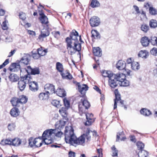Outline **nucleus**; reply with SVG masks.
Here are the masks:
<instances>
[{
  "instance_id": "f257e3e1",
  "label": "nucleus",
  "mask_w": 157,
  "mask_h": 157,
  "mask_svg": "<svg viewBox=\"0 0 157 157\" xmlns=\"http://www.w3.org/2000/svg\"><path fill=\"white\" fill-rule=\"evenodd\" d=\"M65 139L66 143L75 147L78 145H84L86 134L85 132L77 138L74 132V129L71 126H66L65 130Z\"/></svg>"
},
{
  "instance_id": "f03ea898",
  "label": "nucleus",
  "mask_w": 157,
  "mask_h": 157,
  "mask_svg": "<svg viewBox=\"0 0 157 157\" xmlns=\"http://www.w3.org/2000/svg\"><path fill=\"white\" fill-rule=\"evenodd\" d=\"M65 41L67 44V49L69 54L73 55L76 52H79L81 50V44L80 43L72 42L69 40H65Z\"/></svg>"
},
{
  "instance_id": "7ed1b4c3",
  "label": "nucleus",
  "mask_w": 157,
  "mask_h": 157,
  "mask_svg": "<svg viewBox=\"0 0 157 157\" xmlns=\"http://www.w3.org/2000/svg\"><path fill=\"white\" fill-rule=\"evenodd\" d=\"M53 136V129L46 130L42 134V138L45 144H48L52 143Z\"/></svg>"
},
{
  "instance_id": "20e7f679",
  "label": "nucleus",
  "mask_w": 157,
  "mask_h": 157,
  "mask_svg": "<svg viewBox=\"0 0 157 157\" xmlns=\"http://www.w3.org/2000/svg\"><path fill=\"white\" fill-rule=\"evenodd\" d=\"M81 36H79L78 33L74 29L70 33L69 36L67 37L65 40H70L71 41L77 43H79L78 39L81 43L83 42L82 40Z\"/></svg>"
},
{
  "instance_id": "39448f33",
  "label": "nucleus",
  "mask_w": 157,
  "mask_h": 157,
  "mask_svg": "<svg viewBox=\"0 0 157 157\" xmlns=\"http://www.w3.org/2000/svg\"><path fill=\"white\" fill-rule=\"evenodd\" d=\"M116 75V78L119 82V84L121 86H127L129 85V82L126 79L125 74L121 73Z\"/></svg>"
},
{
  "instance_id": "423d86ee",
  "label": "nucleus",
  "mask_w": 157,
  "mask_h": 157,
  "mask_svg": "<svg viewBox=\"0 0 157 157\" xmlns=\"http://www.w3.org/2000/svg\"><path fill=\"white\" fill-rule=\"evenodd\" d=\"M126 66L125 62L122 60H119L116 64V67L118 69L120 70L124 69L125 71L126 72V75H130L131 71L127 68H125Z\"/></svg>"
},
{
  "instance_id": "0eeeda50",
  "label": "nucleus",
  "mask_w": 157,
  "mask_h": 157,
  "mask_svg": "<svg viewBox=\"0 0 157 157\" xmlns=\"http://www.w3.org/2000/svg\"><path fill=\"white\" fill-rule=\"evenodd\" d=\"M90 23L91 26L92 27L97 26L100 23L99 18L98 17L94 16L90 19Z\"/></svg>"
},
{
  "instance_id": "6e6552de",
  "label": "nucleus",
  "mask_w": 157,
  "mask_h": 157,
  "mask_svg": "<svg viewBox=\"0 0 157 157\" xmlns=\"http://www.w3.org/2000/svg\"><path fill=\"white\" fill-rule=\"evenodd\" d=\"M25 70L28 74H29L35 75L40 73L39 70L38 68H32L30 66L27 67V68L25 69Z\"/></svg>"
},
{
  "instance_id": "1a4fd4ad",
  "label": "nucleus",
  "mask_w": 157,
  "mask_h": 157,
  "mask_svg": "<svg viewBox=\"0 0 157 157\" xmlns=\"http://www.w3.org/2000/svg\"><path fill=\"white\" fill-rule=\"evenodd\" d=\"M87 121L85 123V124L86 126H89L94 121L93 117V115L91 113H87L85 114Z\"/></svg>"
},
{
  "instance_id": "9d476101",
  "label": "nucleus",
  "mask_w": 157,
  "mask_h": 157,
  "mask_svg": "<svg viewBox=\"0 0 157 157\" xmlns=\"http://www.w3.org/2000/svg\"><path fill=\"white\" fill-rule=\"evenodd\" d=\"M74 83H76V85L78 86L79 92L83 96L85 94L86 92L88 90V87L86 85L82 84L80 85V83L76 82H74Z\"/></svg>"
},
{
  "instance_id": "9b49d317",
  "label": "nucleus",
  "mask_w": 157,
  "mask_h": 157,
  "mask_svg": "<svg viewBox=\"0 0 157 157\" xmlns=\"http://www.w3.org/2000/svg\"><path fill=\"white\" fill-rule=\"evenodd\" d=\"M44 89L48 94H52L55 93V86L52 84H46L44 86Z\"/></svg>"
},
{
  "instance_id": "f8f14e48",
  "label": "nucleus",
  "mask_w": 157,
  "mask_h": 157,
  "mask_svg": "<svg viewBox=\"0 0 157 157\" xmlns=\"http://www.w3.org/2000/svg\"><path fill=\"white\" fill-rule=\"evenodd\" d=\"M116 75L114 74L109 79V84L112 88H114L117 85V80L116 78Z\"/></svg>"
},
{
  "instance_id": "ddd939ff",
  "label": "nucleus",
  "mask_w": 157,
  "mask_h": 157,
  "mask_svg": "<svg viewBox=\"0 0 157 157\" xmlns=\"http://www.w3.org/2000/svg\"><path fill=\"white\" fill-rule=\"evenodd\" d=\"M49 32L48 29H44L41 31V33L39 36L38 39L41 41H43L44 38L49 36Z\"/></svg>"
},
{
  "instance_id": "4468645a",
  "label": "nucleus",
  "mask_w": 157,
  "mask_h": 157,
  "mask_svg": "<svg viewBox=\"0 0 157 157\" xmlns=\"http://www.w3.org/2000/svg\"><path fill=\"white\" fill-rule=\"evenodd\" d=\"M10 70L12 72H17L20 71L21 73V75L22 70L21 69L20 66L18 63L12 64L10 67Z\"/></svg>"
},
{
  "instance_id": "2eb2a0df",
  "label": "nucleus",
  "mask_w": 157,
  "mask_h": 157,
  "mask_svg": "<svg viewBox=\"0 0 157 157\" xmlns=\"http://www.w3.org/2000/svg\"><path fill=\"white\" fill-rule=\"evenodd\" d=\"M30 59L31 56L30 55L28 54H25L20 60V63L25 65H27L29 63Z\"/></svg>"
},
{
  "instance_id": "dca6fc26",
  "label": "nucleus",
  "mask_w": 157,
  "mask_h": 157,
  "mask_svg": "<svg viewBox=\"0 0 157 157\" xmlns=\"http://www.w3.org/2000/svg\"><path fill=\"white\" fill-rule=\"evenodd\" d=\"M84 132L86 134V138L88 140H90L91 138V135L92 134L93 136H96L97 133L95 131H92L89 128L85 129Z\"/></svg>"
},
{
  "instance_id": "f3484780",
  "label": "nucleus",
  "mask_w": 157,
  "mask_h": 157,
  "mask_svg": "<svg viewBox=\"0 0 157 157\" xmlns=\"http://www.w3.org/2000/svg\"><path fill=\"white\" fill-rule=\"evenodd\" d=\"M21 75V79L25 82L26 84H29V83L32 81V78L30 74H28L24 76Z\"/></svg>"
},
{
  "instance_id": "a211bd4d",
  "label": "nucleus",
  "mask_w": 157,
  "mask_h": 157,
  "mask_svg": "<svg viewBox=\"0 0 157 157\" xmlns=\"http://www.w3.org/2000/svg\"><path fill=\"white\" fill-rule=\"evenodd\" d=\"M30 90L33 91H36L38 90L37 83L35 81H32L29 84Z\"/></svg>"
},
{
  "instance_id": "6ab92c4d",
  "label": "nucleus",
  "mask_w": 157,
  "mask_h": 157,
  "mask_svg": "<svg viewBox=\"0 0 157 157\" xmlns=\"http://www.w3.org/2000/svg\"><path fill=\"white\" fill-rule=\"evenodd\" d=\"M114 93L115 95L116 98L114 99V109H115L117 107V103L118 101L121 100L120 94L119 93L117 89L115 90Z\"/></svg>"
},
{
  "instance_id": "aec40b11",
  "label": "nucleus",
  "mask_w": 157,
  "mask_h": 157,
  "mask_svg": "<svg viewBox=\"0 0 157 157\" xmlns=\"http://www.w3.org/2000/svg\"><path fill=\"white\" fill-rule=\"evenodd\" d=\"M66 124V121L63 120H60L57 121L55 124L56 128L61 130L63 128Z\"/></svg>"
},
{
  "instance_id": "412c9836",
  "label": "nucleus",
  "mask_w": 157,
  "mask_h": 157,
  "mask_svg": "<svg viewBox=\"0 0 157 157\" xmlns=\"http://www.w3.org/2000/svg\"><path fill=\"white\" fill-rule=\"evenodd\" d=\"M20 112L19 109L16 107H13L10 111V114L14 117H16L20 114Z\"/></svg>"
},
{
  "instance_id": "4be33fe9",
  "label": "nucleus",
  "mask_w": 157,
  "mask_h": 157,
  "mask_svg": "<svg viewBox=\"0 0 157 157\" xmlns=\"http://www.w3.org/2000/svg\"><path fill=\"white\" fill-rule=\"evenodd\" d=\"M93 51L94 54L95 56L101 57L102 55V51L98 47L93 48Z\"/></svg>"
},
{
  "instance_id": "5701e85b",
  "label": "nucleus",
  "mask_w": 157,
  "mask_h": 157,
  "mask_svg": "<svg viewBox=\"0 0 157 157\" xmlns=\"http://www.w3.org/2000/svg\"><path fill=\"white\" fill-rule=\"evenodd\" d=\"M57 95L60 97H64L66 96V93L64 89L61 88H59L55 91Z\"/></svg>"
},
{
  "instance_id": "b1692460",
  "label": "nucleus",
  "mask_w": 157,
  "mask_h": 157,
  "mask_svg": "<svg viewBox=\"0 0 157 157\" xmlns=\"http://www.w3.org/2000/svg\"><path fill=\"white\" fill-rule=\"evenodd\" d=\"M61 75L64 79H71L72 78V75L67 71H63L61 73Z\"/></svg>"
},
{
  "instance_id": "393cba45",
  "label": "nucleus",
  "mask_w": 157,
  "mask_h": 157,
  "mask_svg": "<svg viewBox=\"0 0 157 157\" xmlns=\"http://www.w3.org/2000/svg\"><path fill=\"white\" fill-rule=\"evenodd\" d=\"M149 55L148 52L146 50H141L139 52L138 56L139 57L147 58Z\"/></svg>"
},
{
  "instance_id": "a878e982",
  "label": "nucleus",
  "mask_w": 157,
  "mask_h": 157,
  "mask_svg": "<svg viewBox=\"0 0 157 157\" xmlns=\"http://www.w3.org/2000/svg\"><path fill=\"white\" fill-rule=\"evenodd\" d=\"M140 42L143 46L146 47L148 45L150 40L147 37L144 36L141 39Z\"/></svg>"
},
{
  "instance_id": "bb28decb",
  "label": "nucleus",
  "mask_w": 157,
  "mask_h": 157,
  "mask_svg": "<svg viewBox=\"0 0 157 157\" xmlns=\"http://www.w3.org/2000/svg\"><path fill=\"white\" fill-rule=\"evenodd\" d=\"M48 94L47 93H41L39 94L38 98L40 100L44 101L48 99Z\"/></svg>"
},
{
  "instance_id": "cd10ccee",
  "label": "nucleus",
  "mask_w": 157,
  "mask_h": 157,
  "mask_svg": "<svg viewBox=\"0 0 157 157\" xmlns=\"http://www.w3.org/2000/svg\"><path fill=\"white\" fill-rule=\"evenodd\" d=\"M21 140L18 138H15L12 140V145L14 146H18L21 144Z\"/></svg>"
},
{
  "instance_id": "c85d7f7f",
  "label": "nucleus",
  "mask_w": 157,
  "mask_h": 157,
  "mask_svg": "<svg viewBox=\"0 0 157 157\" xmlns=\"http://www.w3.org/2000/svg\"><path fill=\"white\" fill-rule=\"evenodd\" d=\"M101 73L103 76L107 77L109 79L114 74L110 71H107L105 70L102 71Z\"/></svg>"
},
{
  "instance_id": "c756f323",
  "label": "nucleus",
  "mask_w": 157,
  "mask_h": 157,
  "mask_svg": "<svg viewBox=\"0 0 157 157\" xmlns=\"http://www.w3.org/2000/svg\"><path fill=\"white\" fill-rule=\"evenodd\" d=\"M19 104H23L26 103L28 101V98L24 95H22L18 98Z\"/></svg>"
},
{
  "instance_id": "7c9ffc66",
  "label": "nucleus",
  "mask_w": 157,
  "mask_h": 157,
  "mask_svg": "<svg viewBox=\"0 0 157 157\" xmlns=\"http://www.w3.org/2000/svg\"><path fill=\"white\" fill-rule=\"evenodd\" d=\"M18 87L20 90L23 91L26 87V84L25 82L22 81L21 80L18 81Z\"/></svg>"
},
{
  "instance_id": "2f4dec72",
  "label": "nucleus",
  "mask_w": 157,
  "mask_h": 157,
  "mask_svg": "<svg viewBox=\"0 0 157 157\" xmlns=\"http://www.w3.org/2000/svg\"><path fill=\"white\" fill-rule=\"evenodd\" d=\"M10 80L13 82L17 81L19 79V77L16 74L13 73L10 75L9 76Z\"/></svg>"
},
{
  "instance_id": "473e14b6",
  "label": "nucleus",
  "mask_w": 157,
  "mask_h": 157,
  "mask_svg": "<svg viewBox=\"0 0 157 157\" xmlns=\"http://www.w3.org/2000/svg\"><path fill=\"white\" fill-rule=\"evenodd\" d=\"M130 66H131L132 70L135 71L138 70L140 68V65L139 63L136 62H132Z\"/></svg>"
},
{
  "instance_id": "72a5a7b5",
  "label": "nucleus",
  "mask_w": 157,
  "mask_h": 157,
  "mask_svg": "<svg viewBox=\"0 0 157 157\" xmlns=\"http://www.w3.org/2000/svg\"><path fill=\"white\" fill-rule=\"evenodd\" d=\"M41 17L40 18L41 22L42 24H46L48 22V18L43 13H41L40 14Z\"/></svg>"
},
{
  "instance_id": "f704fd0d",
  "label": "nucleus",
  "mask_w": 157,
  "mask_h": 157,
  "mask_svg": "<svg viewBox=\"0 0 157 157\" xmlns=\"http://www.w3.org/2000/svg\"><path fill=\"white\" fill-rule=\"evenodd\" d=\"M67 110V108L63 107L59 110V112L63 117H66L68 114Z\"/></svg>"
},
{
  "instance_id": "c9c22d12",
  "label": "nucleus",
  "mask_w": 157,
  "mask_h": 157,
  "mask_svg": "<svg viewBox=\"0 0 157 157\" xmlns=\"http://www.w3.org/2000/svg\"><path fill=\"white\" fill-rule=\"evenodd\" d=\"M140 113L143 115L148 116L151 114L150 110L145 108H143L140 110Z\"/></svg>"
},
{
  "instance_id": "e433bc0d",
  "label": "nucleus",
  "mask_w": 157,
  "mask_h": 157,
  "mask_svg": "<svg viewBox=\"0 0 157 157\" xmlns=\"http://www.w3.org/2000/svg\"><path fill=\"white\" fill-rule=\"evenodd\" d=\"M43 139L40 138H36L35 139V146L36 147H40L42 144Z\"/></svg>"
},
{
  "instance_id": "4c0bfd02",
  "label": "nucleus",
  "mask_w": 157,
  "mask_h": 157,
  "mask_svg": "<svg viewBox=\"0 0 157 157\" xmlns=\"http://www.w3.org/2000/svg\"><path fill=\"white\" fill-rule=\"evenodd\" d=\"M53 135L58 137H61L63 135V133L61 130H58L56 128L53 129Z\"/></svg>"
},
{
  "instance_id": "58836bf2",
  "label": "nucleus",
  "mask_w": 157,
  "mask_h": 157,
  "mask_svg": "<svg viewBox=\"0 0 157 157\" xmlns=\"http://www.w3.org/2000/svg\"><path fill=\"white\" fill-rule=\"evenodd\" d=\"M36 51L40 56L45 55L47 52V49H43L42 48H38Z\"/></svg>"
},
{
  "instance_id": "ea45409f",
  "label": "nucleus",
  "mask_w": 157,
  "mask_h": 157,
  "mask_svg": "<svg viewBox=\"0 0 157 157\" xmlns=\"http://www.w3.org/2000/svg\"><path fill=\"white\" fill-rule=\"evenodd\" d=\"M120 138H121V141H124L126 139V137L124 136V133L123 132L117 134L116 141H118Z\"/></svg>"
},
{
  "instance_id": "a19ab883",
  "label": "nucleus",
  "mask_w": 157,
  "mask_h": 157,
  "mask_svg": "<svg viewBox=\"0 0 157 157\" xmlns=\"http://www.w3.org/2000/svg\"><path fill=\"white\" fill-rule=\"evenodd\" d=\"M56 68L58 71L61 73L63 71V67L62 64L60 62H58L56 64Z\"/></svg>"
},
{
  "instance_id": "79ce46f5",
  "label": "nucleus",
  "mask_w": 157,
  "mask_h": 157,
  "mask_svg": "<svg viewBox=\"0 0 157 157\" xmlns=\"http://www.w3.org/2000/svg\"><path fill=\"white\" fill-rule=\"evenodd\" d=\"M92 37H94L95 39H99L100 38V35L96 30H92L91 31Z\"/></svg>"
},
{
  "instance_id": "37998d69",
  "label": "nucleus",
  "mask_w": 157,
  "mask_h": 157,
  "mask_svg": "<svg viewBox=\"0 0 157 157\" xmlns=\"http://www.w3.org/2000/svg\"><path fill=\"white\" fill-rule=\"evenodd\" d=\"M90 5L93 8H95L99 7L100 4L97 0H92Z\"/></svg>"
},
{
  "instance_id": "c03bdc74",
  "label": "nucleus",
  "mask_w": 157,
  "mask_h": 157,
  "mask_svg": "<svg viewBox=\"0 0 157 157\" xmlns=\"http://www.w3.org/2000/svg\"><path fill=\"white\" fill-rule=\"evenodd\" d=\"M11 102L13 106L17 107L19 106L18 98H13L11 100Z\"/></svg>"
},
{
  "instance_id": "a18cd8bd",
  "label": "nucleus",
  "mask_w": 157,
  "mask_h": 157,
  "mask_svg": "<svg viewBox=\"0 0 157 157\" xmlns=\"http://www.w3.org/2000/svg\"><path fill=\"white\" fill-rule=\"evenodd\" d=\"M141 30L145 33H147L149 30V27L147 24H143L141 25Z\"/></svg>"
},
{
  "instance_id": "49530a36",
  "label": "nucleus",
  "mask_w": 157,
  "mask_h": 157,
  "mask_svg": "<svg viewBox=\"0 0 157 157\" xmlns=\"http://www.w3.org/2000/svg\"><path fill=\"white\" fill-rule=\"evenodd\" d=\"M1 144L3 145L8 144L12 145V140L6 139L5 140H2L1 141Z\"/></svg>"
},
{
  "instance_id": "de8ad7c7",
  "label": "nucleus",
  "mask_w": 157,
  "mask_h": 157,
  "mask_svg": "<svg viewBox=\"0 0 157 157\" xmlns=\"http://www.w3.org/2000/svg\"><path fill=\"white\" fill-rule=\"evenodd\" d=\"M139 157H147L148 156L147 152L145 150H141L138 153Z\"/></svg>"
},
{
  "instance_id": "09e8293b",
  "label": "nucleus",
  "mask_w": 157,
  "mask_h": 157,
  "mask_svg": "<svg viewBox=\"0 0 157 157\" xmlns=\"http://www.w3.org/2000/svg\"><path fill=\"white\" fill-rule=\"evenodd\" d=\"M150 27L153 28H155L157 27V21L154 19H151L150 21Z\"/></svg>"
},
{
  "instance_id": "8fccbe9b",
  "label": "nucleus",
  "mask_w": 157,
  "mask_h": 157,
  "mask_svg": "<svg viewBox=\"0 0 157 157\" xmlns=\"http://www.w3.org/2000/svg\"><path fill=\"white\" fill-rule=\"evenodd\" d=\"M81 101L82 102L83 105L84 106L85 109H88L90 107V104L86 100L82 99Z\"/></svg>"
},
{
  "instance_id": "3c124183",
  "label": "nucleus",
  "mask_w": 157,
  "mask_h": 157,
  "mask_svg": "<svg viewBox=\"0 0 157 157\" xmlns=\"http://www.w3.org/2000/svg\"><path fill=\"white\" fill-rule=\"evenodd\" d=\"M63 102L65 107L67 108V109H68L70 107L69 101L67 98H65L63 99Z\"/></svg>"
},
{
  "instance_id": "603ef678",
  "label": "nucleus",
  "mask_w": 157,
  "mask_h": 157,
  "mask_svg": "<svg viewBox=\"0 0 157 157\" xmlns=\"http://www.w3.org/2000/svg\"><path fill=\"white\" fill-rule=\"evenodd\" d=\"M150 41L152 45L157 46V37L155 36L151 37Z\"/></svg>"
},
{
  "instance_id": "864d4df0",
  "label": "nucleus",
  "mask_w": 157,
  "mask_h": 157,
  "mask_svg": "<svg viewBox=\"0 0 157 157\" xmlns=\"http://www.w3.org/2000/svg\"><path fill=\"white\" fill-rule=\"evenodd\" d=\"M16 125L14 123H11L8 125V128L10 131H13L15 129Z\"/></svg>"
},
{
  "instance_id": "5fc2aeb1",
  "label": "nucleus",
  "mask_w": 157,
  "mask_h": 157,
  "mask_svg": "<svg viewBox=\"0 0 157 157\" xmlns=\"http://www.w3.org/2000/svg\"><path fill=\"white\" fill-rule=\"evenodd\" d=\"M32 56L33 58L35 59H39L40 56L38 53L37 52V51L36 50H33L32 51Z\"/></svg>"
},
{
  "instance_id": "6e6d98bb",
  "label": "nucleus",
  "mask_w": 157,
  "mask_h": 157,
  "mask_svg": "<svg viewBox=\"0 0 157 157\" xmlns=\"http://www.w3.org/2000/svg\"><path fill=\"white\" fill-rule=\"evenodd\" d=\"M52 104L57 108L60 107L61 105L59 104V101L56 100H53L51 102Z\"/></svg>"
},
{
  "instance_id": "4d7b16f0",
  "label": "nucleus",
  "mask_w": 157,
  "mask_h": 157,
  "mask_svg": "<svg viewBox=\"0 0 157 157\" xmlns=\"http://www.w3.org/2000/svg\"><path fill=\"white\" fill-rule=\"evenodd\" d=\"M149 12L150 14L153 15H155L157 14V11L154 8L152 7H150Z\"/></svg>"
},
{
  "instance_id": "13d9d810",
  "label": "nucleus",
  "mask_w": 157,
  "mask_h": 157,
  "mask_svg": "<svg viewBox=\"0 0 157 157\" xmlns=\"http://www.w3.org/2000/svg\"><path fill=\"white\" fill-rule=\"evenodd\" d=\"M35 139L32 138H30L29 140V145L31 147L35 146V143L34 142Z\"/></svg>"
},
{
  "instance_id": "bf43d9fd",
  "label": "nucleus",
  "mask_w": 157,
  "mask_h": 157,
  "mask_svg": "<svg viewBox=\"0 0 157 157\" xmlns=\"http://www.w3.org/2000/svg\"><path fill=\"white\" fill-rule=\"evenodd\" d=\"M111 149L112 150V156H117V155L118 151L116 149L115 147L114 146H113V147L111 148Z\"/></svg>"
},
{
  "instance_id": "052dcab7",
  "label": "nucleus",
  "mask_w": 157,
  "mask_h": 157,
  "mask_svg": "<svg viewBox=\"0 0 157 157\" xmlns=\"http://www.w3.org/2000/svg\"><path fill=\"white\" fill-rule=\"evenodd\" d=\"M136 145L138 149L141 150L144 147V145L143 143L141 142H138L136 143Z\"/></svg>"
},
{
  "instance_id": "680f3d73",
  "label": "nucleus",
  "mask_w": 157,
  "mask_h": 157,
  "mask_svg": "<svg viewBox=\"0 0 157 157\" xmlns=\"http://www.w3.org/2000/svg\"><path fill=\"white\" fill-rule=\"evenodd\" d=\"M150 53L153 56H157V48H154L150 51Z\"/></svg>"
},
{
  "instance_id": "e2e57ef3",
  "label": "nucleus",
  "mask_w": 157,
  "mask_h": 157,
  "mask_svg": "<svg viewBox=\"0 0 157 157\" xmlns=\"http://www.w3.org/2000/svg\"><path fill=\"white\" fill-rule=\"evenodd\" d=\"M7 23L8 22L6 21H5L2 23V26L3 30H7L8 29V27L7 24Z\"/></svg>"
},
{
  "instance_id": "0e129e2a",
  "label": "nucleus",
  "mask_w": 157,
  "mask_h": 157,
  "mask_svg": "<svg viewBox=\"0 0 157 157\" xmlns=\"http://www.w3.org/2000/svg\"><path fill=\"white\" fill-rule=\"evenodd\" d=\"M20 18L23 20H24L26 18V15L25 13L21 12L19 15Z\"/></svg>"
},
{
  "instance_id": "69168bd1",
  "label": "nucleus",
  "mask_w": 157,
  "mask_h": 157,
  "mask_svg": "<svg viewBox=\"0 0 157 157\" xmlns=\"http://www.w3.org/2000/svg\"><path fill=\"white\" fill-rule=\"evenodd\" d=\"M55 37L58 38L60 36V33L59 31H54L52 33Z\"/></svg>"
},
{
  "instance_id": "338daca9",
  "label": "nucleus",
  "mask_w": 157,
  "mask_h": 157,
  "mask_svg": "<svg viewBox=\"0 0 157 157\" xmlns=\"http://www.w3.org/2000/svg\"><path fill=\"white\" fill-rule=\"evenodd\" d=\"M9 63V60L8 59H7L6 60L5 62L2 63V64L0 65V69L3 68L6 65H7Z\"/></svg>"
},
{
  "instance_id": "774afa93",
  "label": "nucleus",
  "mask_w": 157,
  "mask_h": 157,
  "mask_svg": "<svg viewBox=\"0 0 157 157\" xmlns=\"http://www.w3.org/2000/svg\"><path fill=\"white\" fill-rule=\"evenodd\" d=\"M133 62L132 61V59L131 58H129L127 60V64L126 65V67H129L130 66L131 64Z\"/></svg>"
}]
</instances>
